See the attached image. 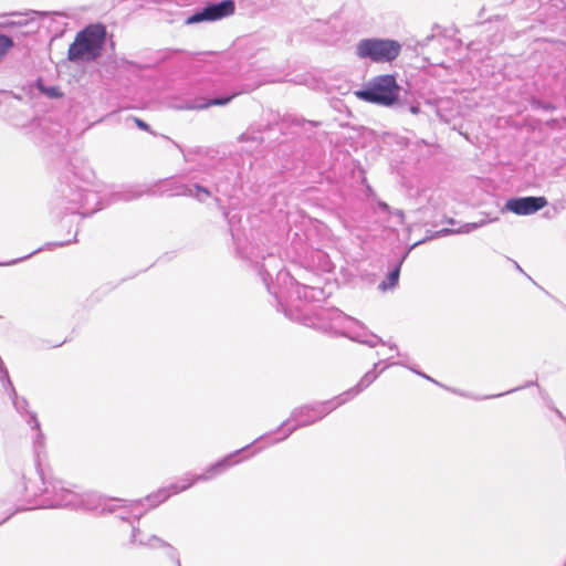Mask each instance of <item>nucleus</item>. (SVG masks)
<instances>
[{
  "label": "nucleus",
  "instance_id": "obj_48",
  "mask_svg": "<svg viewBox=\"0 0 566 566\" xmlns=\"http://www.w3.org/2000/svg\"><path fill=\"white\" fill-rule=\"evenodd\" d=\"M71 54H73V51H71V44L69 45L67 50H66V59L69 61H71Z\"/></svg>",
  "mask_w": 566,
  "mask_h": 566
},
{
  "label": "nucleus",
  "instance_id": "obj_11",
  "mask_svg": "<svg viewBox=\"0 0 566 566\" xmlns=\"http://www.w3.org/2000/svg\"><path fill=\"white\" fill-rule=\"evenodd\" d=\"M315 315L321 322L323 328H328L344 336H349L354 325H360L359 321L336 307H319Z\"/></svg>",
  "mask_w": 566,
  "mask_h": 566
},
{
  "label": "nucleus",
  "instance_id": "obj_37",
  "mask_svg": "<svg viewBox=\"0 0 566 566\" xmlns=\"http://www.w3.org/2000/svg\"><path fill=\"white\" fill-rule=\"evenodd\" d=\"M106 500L112 501L111 499L104 497V500L102 501V505L99 506L101 513H115L116 512V506L113 505V504H107L105 502Z\"/></svg>",
  "mask_w": 566,
  "mask_h": 566
},
{
  "label": "nucleus",
  "instance_id": "obj_6",
  "mask_svg": "<svg viewBox=\"0 0 566 566\" xmlns=\"http://www.w3.org/2000/svg\"><path fill=\"white\" fill-rule=\"evenodd\" d=\"M107 29L102 22L90 23L73 39V64L95 62L106 45Z\"/></svg>",
  "mask_w": 566,
  "mask_h": 566
},
{
  "label": "nucleus",
  "instance_id": "obj_20",
  "mask_svg": "<svg viewBox=\"0 0 566 566\" xmlns=\"http://www.w3.org/2000/svg\"><path fill=\"white\" fill-rule=\"evenodd\" d=\"M104 497L95 492L73 491V510L96 511Z\"/></svg>",
  "mask_w": 566,
  "mask_h": 566
},
{
  "label": "nucleus",
  "instance_id": "obj_39",
  "mask_svg": "<svg viewBox=\"0 0 566 566\" xmlns=\"http://www.w3.org/2000/svg\"><path fill=\"white\" fill-rule=\"evenodd\" d=\"M262 83H263L262 80H256L252 84H247L245 88L242 90V92H251V91L258 88L260 85H262Z\"/></svg>",
  "mask_w": 566,
  "mask_h": 566
},
{
  "label": "nucleus",
  "instance_id": "obj_30",
  "mask_svg": "<svg viewBox=\"0 0 566 566\" xmlns=\"http://www.w3.org/2000/svg\"><path fill=\"white\" fill-rule=\"evenodd\" d=\"M13 45H14V42L11 36L0 33V62L3 60V57L10 51V49L13 48Z\"/></svg>",
  "mask_w": 566,
  "mask_h": 566
},
{
  "label": "nucleus",
  "instance_id": "obj_42",
  "mask_svg": "<svg viewBox=\"0 0 566 566\" xmlns=\"http://www.w3.org/2000/svg\"><path fill=\"white\" fill-rule=\"evenodd\" d=\"M496 220H497V218H493V219L482 218L479 221H474L473 223H475L479 229V228H482V227L486 226L488 223L496 221Z\"/></svg>",
  "mask_w": 566,
  "mask_h": 566
},
{
  "label": "nucleus",
  "instance_id": "obj_16",
  "mask_svg": "<svg viewBox=\"0 0 566 566\" xmlns=\"http://www.w3.org/2000/svg\"><path fill=\"white\" fill-rule=\"evenodd\" d=\"M18 17V20H10L4 23L6 27L22 29L20 33L22 35L34 34L38 32L40 24L38 18H46L49 12L31 10L25 13H12Z\"/></svg>",
  "mask_w": 566,
  "mask_h": 566
},
{
  "label": "nucleus",
  "instance_id": "obj_3",
  "mask_svg": "<svg viewBox=\"0 0 566 566\" xmlns=\"http://www.w3.org/2000/svg\"><path fill=\"white\" fill-rule=\"evenodd\" d=\"M95 174L84 168L78 175L73 170V214L91 216L96 211L119 201H132L142 197L137 187L128 186L120 190H111L95 182Z\"/></svg>",
  "mask_w": 566,
  "mask_h": 566
},
{
  "label": "nucleus",
  "instance_id": "obj_7",
  "mask_svg": "<svg viewBox=\"0 0 566 566\" xmlns=\"http://www.w3.org/2000/svg\"><path fill=\"white\" fill-rule=\"evenodd\" d=\"M249 446L242 448L241 450L235 451L234 453H231L223 459L217 461L216 463L209 465V468L206 470L205 473L192 476L187 475L181 480V482H175L171 483L169 486L161 488L157 492H154L145 497L144 501L149 503V507H156L160 503L168 500L172 494H178L182 491H186L190 486H192L198 481H208L212 479L213 476L221 474L227 469L232 467L235 461H233V458L239 454L240 452L244 451Z\"/></svg>",
  "mask_w": 566,
  "mask_h": 566
},
{
  "label": "nucleus",
  "instance_id": "obj_45",
  "mask_svg": "<svg viewBox=\"0 0 566 566\" xmlns=\"http://www.w3.org/2000/svg\"><path fill=\"white\" fill-rule=\"evenodd\" d=\"M379 208L382 211H389V206L386 202H379Z\"/></svg>",
  "mask_w": 566,
  "mask_h": 566
},
{
  "label": "nucleus",
  "instance_id": "obj_8",
  "mask_svg": "<svg viewBox=\"0 0 566 566\" xmlns=\"http://www.w3.org/2000/svg\"><path fill=\"white\" fill-rule=\"evenodd\" d=\"M337 400L335 398L322 402H316L312 405H305L298 408H295L291 412V417L284 420L281 426L276 429V431H281L285 429L284 434L281 438H277L273 441V443H277L280 441L289 438L294 431L298 428L311 426L319 420H322L325 416L336 409Z\"/></svg>",
  "mask_w": 566,
  "mask_h": 566
},
{
  "label": "nucleus",
  "instance_id": "obj_28",
  "mask_svg": "<svg viewBox=\"0 0 566 566\" xmlns=\"http://www.w3.org/2000/svg\"><path fill=\"white\" fill-rule=\"evenodd\" d=\"M0 382L3 387V389L13 391V382L10 378L8 368L4 364V361H0Z\"/></svg>",
  "mask_w": 566,
  "mask_h": 566
},
{
  "label": "nucleus",
  "instance_id": "obj_1",
  "mask_svg": "<svg viewBox=\"0 0 566 566\" xmlns=\"http://www.w3.org/2000/svg\"><path fill=\"white\" fill-rule=\"evenodd\" d=\"M0 116L15 127L31 125L38 132L41 142L49 149L51 157H57L66 166L71 164L70 128L53 119L51 115L39 118L33 112L31 101L12 92L3 94L0 99Z\"/></svg>",
  "mask_w": 566,
  "mask_h": 566
},
{
  "label": "nucleus",
  "instance_id": "obj_52",
  "mask_svg": "<svg viewBox=\"0 0 566 566\" xmlns=\"http://www.w3.org/2000/svg\"><path fill=\"white\" fill-rule=\"evenodd\" d=\"M142 516H143V513H140V514L136 515V516H135L136 521H137V522H139V520L142 518Z\"/></svg>",
  "mask_w": 566,
  "mask_h": 566
},
{
  "label": "nucleus",
  "instance_id": "obj_22",
  "mask_svg": "<svg viewBox=\"0 0 566 566\" xmlns=\"http://www.w3.org/2000/svg\"><path fill=\"white\" fill-rule=\"evenodd\" d=\"M408 252H406L401 259L397 262V264L388 272L386 279L379 284V289L382 291L394 289L399 282L400 269L401 265L407 258Z\"/></svg>",
  "mask_w": 566,
  "mask_h": 566
},
{
  "label": "nucleus",
  "instance_id": "obj_44",
  "mask_svg": "<svg viewBox=\"0 0 566 566\" xmlns=\"http://www.w3.org/2000/svg\"><path fill=\"white\" fill-rule=\"evenodd\" d=\"M389 363H390V361H384V360H380V361H378V363L374 364L373 369H374L375 371H377V369H379V366H380V365H382V364H384V366H385L386 364H389Z\"/></svg>",
  "mask_w": 566,
  "mask_h": 566
},
{
  "label": "nucleus",
  "instance_id": "obj_4",
  "mask_svg": "<svg viewBox=\"0 0 566 566\" xmlns=\"http://www.w3.org/2000/svg\"><path fill=\"white\" fill-rule=\"evenodd\" d=\"M282 261L269 254L268 259L260 265L259 274L266 286L277 301H281L284 293H291L290 289L296 295L297 300L307 302L319 301L323 296V290L306 284H300L291 274L281 268Z\"/></svg>",
  "mask_w": 566,
  "mask_h": 566
},
{
  "label": "nucleus",
  "instance_id": "obj_47",
  "mask_svg": "<svg viewBox=\"0 0 566 566\" xmlns=\"http://www.w3.org/2000/svg\"><path fill=\"white\" fill-rule=\"evenodd\" d=\"M71 54H73V51H71V44L69 45L67 50H66V59L69 61H71Z\"/></svg>",
  "mask_w": 566,
  "mask_h": 566
},
{
  "label": "nucleus",
  "instance_id": "obj_2",
  "mask_svg": "<svg viewBox=\"0 0 566 566\" xmlns=\"http://www.w3.org/2000/svg\"><path fill=\"white\" fill-rule=\"evenodd\" d=\"M27 423L31 429L38 431L33 439L34 462L22 474L21 483L15 488V496L18 499L23 497L30 504V506L24 505L27 511L39 507H67L71 505V490L65 488L61 481L51 483L52 491L46 485L41 462V455L45 449V437L41 431V424L35 412L29 413Z\"/></svg>",
  "mask_w": 566,
  "mask_h": 566
},
{
  "label": "nucleus",
  "instance_id": "obj_15",
  "mask_svg": "<svg viewBox=\"0 0 566 566\" xmlns=\"http://www.w3.org/2000/svg\"><path fill=\"white\" fill-rule=\"evenodd\" d=\"M396 365L406 366L405 363H389L382 366L379 371H375L374 369L368 370L360 378L357 385L335 397V399L337 400L336 406H342L345 402L353 399L354 397H356L357 395H359L361 391L368 388L386 368Z\"/></svg>",
  "mask_w": 566,
  "mask_h": 566
},
{
  "label": "nucleus",
  "instance_id": "obj_33",
  "mask_svg": "<svg viewBox=\"0 0 566 566\" xmlns=\"http://www.w3.org/2000/svg\"><path fill=\"white\" fill-rule=\"evenodd\" d=\"M531 386H538V384H537V381L530 380V381L525 382L524 385L515 387L513 389H510V390H507L505 392H501V394H496V395H488V396L482 397L481 399H492V398L502 397L504 395H509V394H512V392H515V391L528 388Z\"/></svg>",
  "mask_w": 566,
  "mask_h": 566
},
{
  "label": "nucleus",
  "instance_id": "obj_26",
  "mask_svg": "<svg viewBox=\"0 0 566 566\" xmlns=\"http://www.w3.org/2000/svg\"><path fill=\"white\" fill-rule=\"evenodd\" d=\"M348 337L355 342L365 344L369 347H376L377 345H386L387 344L385 340H382L381 337H379L378 335L373 334V333H370L366 337H361L359 334H356V335L349 334Z\"/></svg>",
  "mask_w": 566,
  "mask_h": 566
},
{
  "label": "nucleus",
  "instance_id": "obj_50",
  "mask_svg": "<svg viewBox=\"0 0 566 566\" xmlns=\"http://www.w3.org/2000/svg\"><path fill=\"white\" fill-rule=\"evenodd\" d=\"M397 216H399V218H401V219H402V218H403V212H402L401 210H398V211H397Z\"/></svg>",
  "mask_w": 566,
  "mask_h": 566
},
{
  "label": "nucleus",
  "instance_id": "obj_27",
  "mask_svg": "<svg viewBox=\"0 0 566 566\" xmlns=\"http://www.w3.org/2000/svg\"><path fill=\"white\" fill-rule=\"evenodd\" d=\"M223 216L228 222L232 240L237 243L238 233L235 230V224H237V222L240 221V216H238V213H231V211H228L226 208H223Z\"/></svg>",
  "mask_w": 566,
  "mask_h": 566
},
{
  "label": "nucleus",
  "instance_id": "obj_31",
  "mask_svg": "<svg viewBox=\"0 0 566 566\" xmlns=\"http://www.w3.org/2000/svg\"><path fill=\"white\" fill-rule=\"evenodd\" d=\"M457 233L455 229H450V228H443L439 231H434V233L432 235H426L423 239L417 241L416 243H413L412 248L413 247H417L419 244H422L429 240H433V239H437V238H441V237H446V235H449V234H454Z\"/></svg>",
  "mask_w": 566,
  "mask_h": 566
},
{
  "label": "nucleus",
  "instance_id": "obj_32",
  "mask_svg": "<svg viewBox=\"0 0 566 566\" xmlns=\"http://www.w3.org/2000/svg\"><path fill=\"white\" fill-rule=\"evenodd\" d=\"M191 187L193 188V191L190 197L196 198L201 202L211 196V191L207 187H203L199 184H193Z\"/></svg>",
  "mask_w": 566,
  "mask_h": 566
},
{
  "label": "nucleus",
  "instance_id": "obj_55",
  "mask_svg": "<svg viewBox=\"0 0 566 566\" xmlns=\"http://www.w3.org/2000/svg\"><path fill=\"white\" fill-rule=\"evenodd\" d=\"M515 266L518 271H522L521 266L515 262Z\"/></svg>",
  "mask_w": 566,
  "mask_h": 566
},
{
  "label": "nucleus",
  "instance_id": "obj_13",
  "mask_svg": "<svg viewBox=\"0 0 566 566\" xmlns=\"http://www.w3.org/2000/svg\"><path fill=\"white\" fill-rule=\"evenodd\" d=\"M547 203V199L543 196L512 197L506 200L502 211L530 216L546 207Z\"/></svg>",
  "mask_w": 566,
  "mask_h": 566
},
{
  "label": "nucleus",
  "instance_id": "obj_49",
  "mask_svg": "<svg viewBox=\"0 0 566 566\" xmlns=\"http://www.w3.org/2000/svg\"><path fill=\"white\" fill-rule=\"evenodd\" d=\"M272 433H266V434H263L261 436L260 438H258L253 443L258 442L259 440H263V439H268L271 437Z\"/></svg>",
  "mask_w": 566,
  "mask_h": 566
},
{
  "label": "nucleus",
  "instance_id": "obj_19",
  "mask_svg": "<svg viewBox=\"0 0 566 566\" xmlns=\"http://www.w3.org/2000/svg\"><path fill=\"white\" fill-rule=\"evenodd\" d=\"M139 190V188H137ZM142 195L143 193H149V195H168V196H191L193 188L191 185L182 182L178 178H169L165 181H161L160 185L155 188H147L146 190L140 189Z\"/></svg>",
  "mask_w": 566,
  "mask_h": 566
},
{
  "label": "nucleus",
  "instance_id": "obj_34",
  "mask_svg": "<svg viewBox=\"0 0 566 566\" xmlns=\"http://www.w3.org/2000/svg\"><path fill=\"white\" fill-rule=\"evenodd\" d=\"M128 120H133V122L135 123V125H136L139 129L145 130V132H148V133H150V134L155 135V133L151 130V127H150V126H149L145 120H143L142 118H139V117H135V116H128V117L126 118V122H128Z\"/></svg>",
  "mask_w": 566,
  "mask_h": 566
},
{
  "label": "nucleus",
  "instance_id": "obj_40",
  "mask_svg": "<svg viewBox=\"0 0 566 566\" xmlns=\"http://www.w3.org/2000/svg\"><path fill=\"white\" fill-rule=\"evenodd\" d=\"M405 367L409 368V369H410V370H412L415 374H417V375H419V376L423 377L424 379H427V380H429V381H432V382H434V384H437V385L439 384L438 381H436L434 379H432L430 376L426 375L424 373H422V371H420V370H418V369H416V368H413V367H409V366H407V365H406Z\"/></svg>",
  "mask_w": 566,
  "mask_h": 566
},
{
  "label": "nucleus",
  "instance_id": "obj_18",
  "mask_svg": "<svg viewBox=\"0 0 566 566\" xmlns=\"http://www.w3.org/2000/svg\"><path fill=\"white\" fill-rule=\"evenodd\" d=\"M139 534H140L139 527L133 524L129 545L147 546V547H151V548H154L156 546L164 547L167 549L168 558L170 560H172L177 566H181L178 552L174 546H171L169 543H167L166 541L161 539L160 537H158L156 535L149 536L146 542L143 539H138Z\"/></svg>",
  "mask_w": 566,
  "mask_h": 566
},
{
  "label": "nucleus",
  "instance_id": "obj_35",
  "mask_svg": "<svg viewBox=\"0 0 566 566\" xmlns=\"http://www.w3.org/2000/svg\"><path fill=\"white\" fill-rule=\"evenodd\" d=\"M402 102L406 104L402 108H398L399 111H408L413 115H417L420 113V105L419 104H410L407 102L406 98L402 97Z\"/></svg>",
  "mask_w": 566,
  "mask_h": 566
},
{
  "label": "nucleus",
  "instance_id": "obj_38",
  "mask_svg": "<svg viewBox=\"0 0 566 566\" xmlns=\"http://www.w3.org/2000/svg\"><path fill=\"white\" fill-rule=\"evenodd\" d=\"M24 511H27V507L24 506V504H18L15 506V510L12 513H10L7 517H4L2 521H0V525L6 523L7 521H9L15 513L24 512Z\"/></svg>",
  "mask_w": 566,
  "mask_h": 566
},
{
  "label": "nucleus",
  "instance_id": "obj_14",
  "mask_svg": "<svg viewBox=\"0 0 566 566\" xmlns=\"http://www.w3.org/2000/svg\"><path fill=\"white\" fill-rule=\"evenodd\" d=\"M22 91L32 102L36 98L60 99L64 96L61 87L44 77L39 76L22 87Z\"/></svg>",
  "mask_w": 566,
  "mask_h": 566
},
{
  "label": "nucleus",
  "instance_id": "obj_10",
  "mask_svg": "<svg viewBox=\"0 0 566 566\" xmlns=\"http://www.w3.org/2000/svg\"><path fill=\"white\" fill-rule=\"evenodd\" d=\"M234 11V0L208 1L203 7L197 8L187 17L186 24L216 22L232 15Z\"/></svg>",
  "mask_w": 566,
  "mask_h": 566
},
{
  "label": "nucleus",
  "instance_id": "obj_54",
  "mask_svg": "<svg viewBox=\"0 0 566 566\" xmlns=\"http://www.w3.org/2000/svg\"><path fill=\"white\" fill-rule=\"evenodd\" d=\"M72 242H73V243H75V242H76V233L73 235Z\"/></svg>",
  "mask_w": 566,
  "mask_h": 566
},
{
  "label": "nucleus",
  "instance_id": "obj_9",
  "mask_svg": "<svg viewBox=\"0 0 566 566\" xmlns=\"http://www.w3.org/2000/svg\"><path fill=\"white\" fill-rule=\"evenodd\" d=\"M400 52L401 44L392 39L366 38L356 44V55L374 63H390Z\"/></svg>",
  "mask_w": 566,
  "mask_h": 566
},
{
  "label": "nucleus",
  "instance_id": "obj_41",
  "mask_svg": "<svg viewBox=\"0 0 566 566\" xmlns=\"http://www.w3.org/2000/svg\"><path fill=\"white\" fill-rule=\"evenodd\" d=\"M438 40L436 34L427 35L421 42H418V45L421 48L429 45L431 41Z\"/></svg>",
  "mask_w": 566,
  "mask_h": 566
},
{
  "label": "nucleus",
  "instance_id": "obj_23",
  "mask_svg": "<svg viewBox=\"0 0 566 566\" xmlns=\"http://www.w3.org/2000/svg\"><path fill=\"white\" fill-rule=\"evenodd\" d=\"M282 124L302 127L304 132H307L308 128H316L322 125L321 122L305 119L304 117H300L296 115L284 116L282 119Z\"/></svg>",
  "mask_w": 566,
  "mask_h": 566
},
{
  "label": "nucleus",
  "instance_id": "obj_17",
  "mask_svg": "<svg viewBox=\"0 0 566 566\" xmlns=\"http://www.w3.org/2000/svg\"><path fill=\"white\" fill-rule=\"evenodd\" d=\"M240 92H234L227 95H221L212 98L195 97L187 98L174 105L176 109H206L210 106H226L229 104Z\"/></svg>",
  "mask_w": 566,
  "mask_h": 566
},
{
  "label": "nucleus",
  "instance_id": "obj_43",
  "mask_svg": "<svg viewBox=\"0 0 566 566\" xmlns=\"http://www.w3.org/2000/svg\"><path fill=\"white\" fill-rule=\"evenodd\" d=\"M544 403H545V406H546L549 410H552V411H553V408H556V407L554 406V402H553V400L551 399V397H549V398H547V400H545V401H544Z\"/></svg>",
  "mask_w": 566,
  "mask_h": 566
},
{
  "label": "nucleus",
  "instance_id": "obj_51",
  "mask_svg": "<svg viewBox=\"0 0 566 566\" xmlns=\"http://www.w3.org/2000/svg\"><path fill=\"white\" fill-rule=\"evenodd\" d=\"M390 349H397V345L396 344H389L388 345Z\"/></svg>",
  "mask_w": 566,
  "mask_h": 566
},
{
  "label": "nucleus",
  "instance_id": "obj_36",
  "mask_svg": "<svg viewBox=\"0 0 566 566\" xmlns=\"http://www.w3.org/2000/svg\"><path fill=\"white\" fill-rule=\"evenodd\" d=\"M478 229V226L473 222H468L461 226L459 229H455L457 233H470Z\"/></svg>",
  "mask_w": 566,
  "mask_h": 566
},
{
  "label": "nucleus",
  "instance_id": "obj_5",
  "mask_svg": "<svg viewBox=\"0 0 566 566\" xmlns=\"http://www.w3.org/2000/svg\"><path fill=\"white\" fill-rule=\"evenodd\" d=\"M406 91L398 84L395 74H380L371 77L355 95L367 103L389 107L402 108L401 93Z\"/></svg>",
  "mask_w": 566,
  "mask_h": 566
},
{
  "label": "nucleus",
  "instance_id": "obj_12",
  "mask_svg": "<svg viewBox=\"0 0 566 566\" xmlns=\"http://www.w3.org/2000/svg\"><path fill=\"white\" fill-rule=\"evenodd\" d=\"M71 184L67 171L61 174L57 178V182L54 185L51 200H50V213L53 219L62 220L67 216L71 203Z\"/></svg>",
  "mask_w": 566,
  "mask_h": 566
},
{
  "label": "nucleus",
  "instance_id": "obj_53",
  "mask_svg": "<svg viewBox=\"0 0 566 566\" xmlns=\"http://www.w3.org/2000/svg\"><path fill=\"white\" fill-rule=\"evenodd\" d=\"M434 233V231H431V230H427V233L426 235H432Z\"/></svg>",
  "mask_w": 566,
  "mask_h": 566
},
{
  "label": "nucleus",
  "instance_id": "obj_46",
  "mask_svg": "<svg viewBox=\"0 0 566 566\" xmlns=\"http://www.w3.org/2000/svg\"><path fill=\"white\" fill-rule=\"evenodd\" d=\"M539 395L543 399V401L547 400L549 398L548 394L545 390H539Z\"/></svg>",
  "mask_w": 566,
  "mask_h": 566
},
{
  "label": "nucleus",
  "instance_id": "obj_21",
  "mask_svg": "<svg viewBox=\"0 0 566 566\" xmlns=\"http://www.w3.org/2000/svg\"><path fill=\"white\" fill-rule=\"evenodd\" d=\"M71 244V240H63V241H51V242H45L43 245L36 248L35 250H33L32 252L28 253L27 255H23L21 258H18V259H13V260H10V261H7V262H0V266H10V265H14V264H18L22 261H25L28 259H30L31 256L35 255L36 253L39 252H42V251H51L55 248H60V247H66Z\"/></svg>",
  "mask_w": 566,
  "mask_h": 566
},
{
  "label": "nucleus",
  "instance_id": "obj_25",
  "mask_svg": "<svg viewBox=\"0 0 566 566\" xmlns=\"http://www.w3.org/2000/svg\"><path fill=\"white\" fill-rule=\"evenodd\" d=\"M15 410L20 413H25V420L29 419V413L31 411L28 410V400L24 397H19L15 388L13 387V391L7 390Z\"/></svg>",
  "mask_w": 566,
  "mask_h": 566
},
{
  "label": "nucleus",
  "instance_id": "obj_29",
  "mask_svg": "<svg viewBox=\"0 0 566 566\" xmlns=\"http://www.w3.org/2000/svg\"><path fill=\"white\" fill-rule=\"evenodd\" d=\"M111 500L115 501V502H122L123 503L122 509L124 511L118 514V518H120L124 522H129V516H128L127 511H126L127 507L128 506H133V505H140L143 503V500L127 501V500H123V499H118V497H112Z\"/></svg>",
  "mask_w": 566,
  "mask_h": 566
},
{
  "label": "nucleus",
  "instance_id": "obj_24",
  "mask_svg": "<svg viewBox=\"0 0 566 566\" xmlns=\"http://www.w3.org/2000/svg\"><path fill=\"white\" fill-rule=\"evenodd\" d=\"M241 143H252L255 146H260L263 142V129L259 127H249L244 133L239 136Z\"/></svg>",
  "mask_w": 566,
  "mask_h": 566
}]
</instances>
